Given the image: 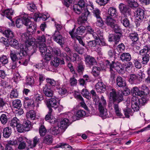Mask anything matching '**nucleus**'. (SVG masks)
Segmentation results:
<instances>
[{
	"label": "nucleus",
	"instance_id": "393cba45",
	"mask_svg": "<svg viewBox=\"0 0 150 150\" xmlns=\"http://www.w3.org/2000/svg\"><path fill=\"white\" fill-rule=\"evenodd\" d=\"M100 105V107H98L100 116L102 117H108V112L107 109L105 108V106L102 107Z\"/></svg>",
	"mask_w": 150,
	"mask_h": 150
},
{
	"label": "nucleus",
	"instance_id": "dca6fc26",
	"mask_svg": "<svg viewBox=\"0 0 150 150\" xmlns=\"http://www.w3.org/2000/svg\"><path fill=\"white\" fill-rule=\"evenodd\" d=\"M51 64L55 67H57L60 64L61 65L64 64L65 62L63 58L61 59L59 57H54V60L51 62Z\"/></svg>",
	"mask_w": 150,
	"mask_h": 150
},
{
	"label": "nucleus",
	"instance_id": "72a5a7b5",
	"mask_svg": "<svg viewBox=\"0 0 150 150\" xmlns=\"http://www.w3.org/2000/svg\"><path fill=\"white\" fill-rule=\"evenodd\" d=\"M3 34L9 39H12L14 37V34L13 31L10 29L5 30L3 32Z\"/></svg>",
	"mask_w": 150,
	"mask_h": 150
},
{
	"label": "nucleus",
	"instance_id": "5701e85b",
	"mask_svg": "<svg viewBox=\"0 0 150 150\" xmlns=\"http://www.w3.org/2000/svg\"><path fill=\"white\" fill-rule=\"evenodd\" d=\"M120 59L122 62H128L131 60V57L129 53L124 52L120 55Z\"/></svg>",
	"mask_w": 150,
	"mask_h": 150
},
{
	"label": "nucleus",
	"instance_id": "58836bf2",
	"mask_svg": "<svg viewBox=\"0 0 150 150\" xmlns=\"http://www.w3.org/2000/svg\"><path fill=\"white\" fill-rule=\"evenodd\" d=\"M19 123V120L16 117H14L10 122V125L13 128H14L16 127Z\"/></svg>",
	"mask_w": 150,
	"mask_h": 150
},
{
	"label": "nucleus",
	"instance_id": "3c124183",
	"mask_svg": "<svg viewBox=\"0 0 150 150\" xmlns=\"http://www.w3.org/2000/svg\"><path fill=\"white\" fill-rule=\"evenodd\" d=\"M47 132L46 129L44 125H41L39 129V133L41 137L44 136Z\"/></svg>",
	"mask_w": 150,
	"mask_h": 150
},
{
	"label": "nucleus",
	"instance_id": "2eb2a0df",
	"mask_svg": "<svg viewBox=\"0 0 150 150\" xmlns=\"http://www.w3.org/2000/svg\"><path fill=\"white\" fill-rule=\"evenodd\" d=\"M135 14L138 19L140 20H143L144 19L146 18L144 10L140 8H137L135 11Z\"/></svg>",
	"mask_w": 150,
	"mask_h": 150
},
{
	"label": "nucleus",
	"instance_id": "9b49d317",
	"mask_svg": "<svg viewBox=\"0 0 150 150\" xmlns=\"http://www.w3.org/2000/svg\"><path fill=\"white\" fill-rule=\"evenodd\" d=\"M96 89L98 92L104 93L106 91V86L102 82H98L95 85Z\"/></svg>",
	"mask_w": 150,
	"mask_h": 150
},
{
	"label": "nucleus",
	"instance_id": "e433bc0d",
	"mask_svg": "<svg viewBox=\"0 0 150 150\" xmlns=\"http://www.w3.org/2000/svg\"><path fill=\"white\" fill-rule=\"evenodd\" d=\"M131 40L133 42H137L139 39L138 34L137 33L134 32L130 34L129 35Z\"/></svg>",
	"mask_w": 150,
	"mask_h": 150
},
{
	"label": "nucleus",
	"instance_id": "bf43d9fd",
	"mask_svg": "<svg viewBox=\"0 0 150 150\" xmlns=\"http://www.w3.org/2000/svg\"><path fill=\"white\" fill-rule=\"evenodd\" d=\"M74 49L76 52L79 54H82L84 52V48L79 46H74Z\"/></svg>",
	"mask_w": 150,
	"mask_h": 150
},
{
	"label": "nucleus",
	"instance_id": "20e7f679",
	"mask_svg": "<svg viewBox=\"0 0 150 150\" xmlns=\"http://www.w3.org/2000/svg\"><path fill=\"white\" fill-rule=\"evenodd\" d=\"M119 8L120 13L125 16L131 15V10L128 5H125L123 3H120L119 5Z\"/></svg>",
	"mask_w": 150,
	"mask_h": 150
},
{
	"label": "nucleus",
	"instance_id": "37998d69",
	"mask_svg": "<svg viewBox=\"0 0 150 150\" xmlns=\"http://www.w3.org/2000/svg\"><path fill=\"white\" fill-rule=\"evenodd\" d=\"M108 13L111 16L114 17L116 16L117 15L116 8L113 7L109 8L108 10Z\"/></svg>",
	"mask_w": 150,
	"mask_h": 150
},
{
	"label": "nucleus",
	"instance_id": "a211bd4d",
	"mask_svg": "<svg viewBox=\"0 0 150 150\" xmlns=\"http://www.w3.org/2000/svg\"><path fill=\"white\" fill-rule=\"evenodd\" d=\"M51 49V52H52V56L54 57H62V56L63 53L62 52L60 49L58 48H53Z\"/></svg>",
	"mask_w": 150,
	"mask_h": 150
},
{
	"label": "nucleus",
	"instance_id": "a18cd8bd",
	"mask_svg": "<svg viewBox=\"0 0 150 150\" xmlns=\"http://www.w3.org/2000/svg\"><path fill=\"white\" fill-rule=\"evenodd\" d=\"M150 52H148L147 54H145L142 57V64H146L149 60Z\"/></svg>",
	"mask_w": 150,
	"mask_h": 150
},
{
	"label": "nucleus",
	"instance_id": "a878e982",
	"mask_svg": "<svg viewBox=\"0 0 150 150\" xmlns=\"http://www.w3.org/2000/svg\"><path fill=\"white\" fill-rule=\"evenodd\" d=\"M115 103V104L112 105V110L113 108H114V110H115V112L117 116L120 117H122V115L121 112V110L119 108L118 104Z\"/></svg>",
	"mask_w": 150,
	"mask_h": 150
},
{
	"label": "nucleus",
	"instance_id": "4be33fe9",
	"mask_svg": "<svg viewBox=\"0 0 150 150\" xmlns=\"http://www.w3.org/2000/svg\"><path fill=\"white\" fill-rule=\"evenodd\" d=\"M116 84L120 87H125L126 86L125 81L120 76H118L116 79Z\"/></svg>",
	"mask_w": 150,
	"mask_h": 150
},
{
	"label": "nucleus",
	"instance_id": "f704fd0d",
	"mask_svg": "<svg viewBox=\"0 0 150 150\" xmlns=\"http://www.w3.org/2000/svg\"><path fill=\"white\" fill-rule=\"evenodd\" d=\"M76 70L79 74H82L83 73L84 70V67L83 63L80 62L78 63Z\"/></svg>",
	"mask_w": 150,
	"mask_h": 150
},
{
	"label": "nucleus",
	"instance_id": "6e6d98bb",
	"mask_svg": "<svg viewBox=\"0 0 150 150\" xmlns=\"http://www.w3.org/2000/svg\"><path fill=\"white\" fill-rule=\"evenodd\" d=\"M121 22L125 27H129L130 25L129 21L126 18H122L121 19Z\"/></svg>",
	"mask_w": 150,
	"mask_h": 150
},
{
	"label": "nucleus",
	"instance_id": "774afa93",
	"mask_svg": "<svg viewBox=\"0 0 150 150\" xmlns=\"http://www.w3.org/2000/svg\"><path fill=\"white\" fill-rule=\"evenodd\" d=\"M92 12L95 17L96 18L100 17V10L97 8H95Z\"/></svg>",
	"mask_w": 150,
	"mask_h": 150
},
{
	"label": "nucleus",
	"instance_id": "5fc2aeb1",
	"mask_svg": "<svg viewBox=\"0 0 150 150\" xmlns=\"http://www.w3.org/2000/svg\"><path fill=\"white\" fill-rule=\"evenodd\" d=\"M18 92L16 89H13L11 91L10 94L11 98H18Z\"/></svg>",
	"mask_w": 150,
	"mask_h": 150
},
{
	"label": "nucleus",
	"instance_id": "4c0bfd02",
	"mask_svg": "<svg viewBox=\"0 0 150 150\" xmlns=\"http://www.w3.org/2000/svg\"><path fill=\"white\" fill-rule=\"evenodd\" d=\"M23 125L25 131H28L29 130L31 127V122L28 120H25L24 121Z\"/></svg>",
	"mask_w": 150,
	"mask_h": 150
},
{
	"label": "nucleus",
	"instance_id": "a19ab883",
	"mask_svg": "<svg viewBox=\"0 0 150 150\" xmlns=\"http://www.w3.org/2000/svg\"><path fill=\"white\" fill-rule=\"evenodd\" d=\"M26 116L28 118H30L32 120H34L35 117V113L33 110H30L26 113Z\"/></svg>",
	"mask_w": 150,
	"mask_h": 150
},
{
	"label": "nucleus",
	"instance_id": "de8ad7c7",
	"mask_svg": "<svg viewBox=\"0 0 150 150\" xmlns=\"http://www.w3.org/2000/svg\"><path fill=\"white\" fill-rule=\"evenodd\" d=\"M12 105L13 108H20L22 106L21 101L19 99L14 100L12 102Z\"/></svg>",
	"mask_w": 150,
	"mask_h": 150
},
{
	"label": "nucleus",
	"instance_id": "423d86ee",
	"mask_svg": "<svg viewBox=\"0 0 150 150\" xmlns=\"http://www.w3.org/2000/svg\"><path fill=\"white\" fill-rule=\"evenodd\" d=\"M140 102L139 99L136 96L133 97L132 98V108L134 112L138 111L140 108L141 107L142 104H140Z\"/></svg>",
	"mask_w": 150,
	"mask_h": 150
},
{
	"label": "nucleus",
	"instance_id": "603ef678",
	"mask_svg": "<svg viewBox=\"0 0 150 150\" xmlns=\"http://www.w3.org/2000/svg\"><path fill=\"white\" fill-rule=\"evenodd\" d=\"M96 25L98 27H102L103 26L104 23L101 17L96 18Z\"/></svg>",
	"mask_w": 150,
	"mask_h": 150
},
{
	"label": "nucleus",
	"instance_id": "ddd939ff",
	"mask_svg": "<svg viewBox=\"0 0 150 150\" xmlns=\"http://www.w3.org/2000/svg\"><path fill=\"white\" fill-rule=\"evenodd\" d=\"M57 100L56 98H51L47 101V105L49 110L51 107L54 108L55 109L58 107Z\"/></svg>",
	"mask_w": 150,
	"mask_h": 150
},
{
	"label": "nucleus",
	"instance_id": "79ce46f5",
	"mask_svg": "<svg viewBox=\"0 0 150 150\" xmlns=\"http://www.w3.org/2000/svg\"><path fill=\"white\" fill-rule=\"evenodd\" d=\"M101 69L99 67H94L92 69V73L95 76L99 75L100 71Z\"/></svg>",
	"mask_w": 150,
	"mask_h": 150
},
{
	"label": "nucleus",
	"instance_id": "e2e57ef3",
	"mask_svg": "<svg viewBox=\"0 0 150 150\" xmlns=\"http://www.w3.org/2000/svg\"><path fill=\"white\" fill-rule=\"evenodd\" d=\"M27 8L28 10L32 12H34L36 10L37 8L34 4H28Z\"/></svg>",
	"mask_w": 150,
	"mask_h": 150
},
{
	"label": "nucleus",
	"instance_id": "f03ea898",
	"mask_svg": "<svg viewBox=\"0 0 150 150\" xmlns=\"http://www.w3.org/2000/svg\"><path fill=\"white\" fill-rule=\"evenodd\" d=\"M122 92H119L117 93L116 90L112 89V91L110 93V101L108 103V107L110 110H112V105L115 103H119L123 100L122 98Z\"/></svg>",
	"mask_w": 150,
	"mask_h": 150
},
{
	"label": "nucleus",
	"instance_id": "052dcab7",
	"mask_svg": "<svg viewBox=\"0 0 150 150\" xmlns=\"http://www.w3.org/2000/svg\"><path fill=\"white\" fill-rule=\"evenodd\" d=\"M52 109L51 108H50L48 114L46 115L45 118L46 121H49L53 119V117L52 115Z\"/></svg>",
	"mask_w": 150,
	"mask_h": 150
},
{
	"label": "nucleus",
	"instance_id": "39448f33",
	"mask_svg": "<svg viewBox=\"0 0 150 150\" xmlns=\"http://www.w3.org/2000/svg\"><path fill=\"white\" fill-rule=\"evenodd\" d=\"M54 40L59 44L62 46L65 43V38L60 34L59 31L56 30L52 36Z\"/></svg>",
	"mask_w": 150,
	"mask_h": 150
},
{
	"label": "nucleus",
	"instance_id": "f257e3e1",
	"mask_svg": "<svg viewBox=\"0 0 150 150\" xmlns=\"http://www.w3.org/2000/svg\"><path fill=\"white\" fill-rule=\"evenodd\" d=\"M22 37L23 40L25 42L19 46L20 51L19 52L23 56H25L27 55V51L28 50V47L35 44V40L34 38H32L31 37H28L27 35L26 36L25 34L22 35Z\"/></svg>",
	"mask_w": 150,
	"mask_h": 150
},
{
	"label": "nucleus",
	"instance_id": "09e8293b",
	"mask_svg": "<svg viewBox=\"0 0 150 150\" xmlns=\"http://www.w3.org/2000/svg\"><path fill=\"white\" fill-rule=\"evenodd\" d=\"M125 116L126 117L129 118L130 115H132L133 114L132 110L129 108L126 107L123 110Z\"/></svg>",
	"mask_w": 150,
	"mask_h": 150
},
{
	"label": "nucleus",
	"instance_id": "0e129e2a",
	"mask_svg": "<svg viewBox=\"0 0 150 150\" xmlns=\"http://www.w3.org/2000/svg\"><path fill=\"white\" fill-rule=\"evenodd\" d=\"M141 88L146 95L149 93V89L145 85H142L141 87Z\"/></svg>",
	"mask_w": 150,
	"mask_h": 150
},
{
	"label": "nucleus",
	"instance_id": "473e14b6",
	"mask_svg": "<svg viewBox=\"0 0 150 150\" xmlns=\"http://www.w3.org/2000/svg\"><path fill=\"white\" fill-rule=\"evenodd\" d=\"M87 44L90 48H93L96 47L97 45H100V43L99 42V41L94 40L88 42Z\"/></svg>",
	"mask_w": 150,
	"mask_h": 150
},
{
	"label": "nucleus",
	"instance_id": "c9c22d12",
	"mask_svg": "<svg viewBox=\"0 0 150 150\" xmlns=\"http://www.w3.org/2000/svg\"><path fill=\"white\" fill-rule=\"evenodd\" d=\"M86 28L83 26H80L78 27L76 30V32H73V33H75L76 35H82V34L84 33L86 30Z\"/></svg>",
	"mask_w": 150,
	"mask_h": 150
},
{
	"label": "nucleus",
	"instance_id": "69168bd1",
	"mask_svg": "<svg viewBox=\"0 0 150 150\" xmlns=\"http://www.w3.org/2000/svg\"><path fill=\"white\" fill-rule=\"evenodd\" d=\"M121 33H119V35L115 34L114 36V41L115 44H117L120 40V37L121 36Z\"/></svg>",
	"mask_w": 150,
	"mask_h": 150
},
{
	"label": "nucleus",
	"instance_id": "f8f14e48",
	"mask_svg": "<svg viewBox=\"0 0 150 150\" xmlns=\"http://www.w3.org/2000/svg\"><path fill=\"white\" fill-rule=\"evenodd\" d=\"M84 59L86 64L89 66H93L96 63V60L94 58L89 55H85Z\"/></svg>",
	"mask_w": 150,
	"mask_h": 150
},
{
	"label": "nucleus",
	"instance_id": "0eeeda50",
	"mask_svg": "<svg viewBox=\"0 0 150 150\" xmlns=\"http://www.w3.org/2000/svg\"><path fill=\"white\" fill-rule=\"evenodd\" d=\"M28 18V16L27 14L24 13L22 15L21 18H18L16 21V26L17 28H20L22 26L23 24L26 26L27 24V21Z\"/></svg>",
	"mask_w": 150,
	"mask_h": 150
},
{
	"label": "nucleus",
	"instance_id": "680f3d73",
	"mask_svg": "<svg viewBox=\"0 0 150 150\" xmlns=\"http://www.w3.org/2000/svg\"><path fill=\"white\" fill-rule=\"evenodd\" d=\"M100 104H101L100 105H101L102 107L105 106L107 104L106 100L103 96H102L100 97V100L99 102L98 107H100Z\"/></svg>",
	"mask_w": 150,
	"mask_h": 150
},
{
	"label": "nucleus",
	"instance_id": "aec40b11",
	"mask_svg": "<svg viewBox=\"0 0 150 150\" xmlns=\"http://www.w3.org/2000/svg\"><path fill=\"white\" fill-rule=\"evenodd\" d=\"M13 11L11 9H7L2 12L1 13V15L5 16L7 18L12 21L11 16L13 14Z\"/></svg>",
	"mask_w": 150,
	"mask_h": 150
},
{
	"label": "nucleus",
	"instance_id": "4d7b16f0",
	"mask_svg": "<svg viewBox=\"0 0 150 150\" xmlns=\"http://www.w3.org/2000/svg\"><path fill=\"white\" fill-rule=\"evenodd\" d=\"M81 93L84 97L88 99H90L91 96L89 95L90 93L86 89H83Z\"/></svg>",
	"mask_w": 150,
	"mask_h": 150
},
{
	"label": "nucleus",
	"instance_id": "2f4dec72",
	"mask_svg": "<svg viewBox=\"0 0 150 150\" xmlns=\"http://www.w3.org/2000/svg\"><path fill=\"white\" fill-rule=\"evenodd\" d=\"M35 21H37L38 18L40 20H42L43 21H45L47 18V17L45 15H43L40 13H35Z\"/></svg>",
	"mask_w": 150,
	"mask_h": 150
},
{
	"label": "nucleus",
	"instance_id": "c85d7f7f",
	"mask_svg": "<svg viewBox=\"0 0 150 150\" xmlns=\"http://www.w3.org/2000/svg\"><path fill=\"white\" fill-rule=\"evenodd\" d=\"M11 47L18 50L19 49V45L18 42L15 39H12L9 41Z\"/></svg>",
	"mask_w": 150,
	"mask_h": 150
},
{
	"label": "nucleus",
	"instance_id": "c756f323",
	"mask_svg": "<svg viewBox=\"0 0 150 150\" xmlns=\"http://www.w3.org/2000/svg\"><path fill=\"white\" fill-rule=\"evenodd\" d=\"M126 2L130 8H134L138 6V4L134 0H126Z\"/></svg>",
	"mask_w": 150,
	"mask_h": 150
},
{
	"label": "nucleus",
	"instance_id": "1a4fd4ad",
	"mask_svg": "<svg viewBox=\"0 0 150 150\" xmlns=\"http://www.w3.org/2000/svg\"><path fill=\"white\" fill-rule=\"evenodd\" d=\"M27 20V21L26 26H27V31L29 33H33L36 30V25L33 22H32L29 18Z\"/></svg>",
	"mask_w": 150,
	"mask_h": 150
},
{
	"label": "nucleus",
	"instance_id": "c03bdc74",
	"mask_svg": "<svg viewBox=\"0 0 150 150\" xmlns=\"http://www.w3.org/2000/svg\"><path fill=\"white\" fill-rule=\"evenodd\" d=\"M8 115L7 114H2L0 117V120L3 125L6 124L8 121Z\"/></svg>",
	"mask_w": 150,
	"mask_h": 150
},
{
	"label": "nucleus",
	"instance_id": "338daca9",
	"mask_svg": "<svg viewBox=\"0 0 150 150\" xmlns=\"http://www.w3.org/2000/svg\"><path fill=\"white\" fill-rule=\"evenodd\" d=\"M114 30L115 32L116 33H121V31L119 26L116 23L114 26L112 28Z\"/></svg>",
	"mask_w": 150,
	"mask_h": 150
},
{
	"label": "nucleus",
	"instance_id": "864d4df0",
	"mask_svg": "<svg viewBox=\"0 0 150 150\" xmlns=\"http://www.w3.org/2000/svg\"><path fill=\"white\" fill-rule=\"evenodd\" d=\"M73 8L74 12L78 14H80L82 12L83 9L76 4L74 5Z\"/></svg>",
	"mask_w": 150,
	"mask_h": 150
},
{
	"label": "nucleus",
	"instance_id": "ea45409f",
	"mask_svg": "<svg viewBox=\"0 0 150 150\" xmlns=\"http://www.w3.org/2000/svg\"><path fill=\"white\" fill-rule=\"evenodd\" d=\"M60 127L59 126L54 127L51 129V133L52 134L55 135L59 134L60 132Z\"/></svg>",
	"mask_w": 150,
	"mask_h": 150
},
{
	"label": "nucleus",
	"instance_id": "49530a36",
	"mask_svg": "<svg viewBox=\"0 0 150 150\" xmlns=\"http://www.w3.org/2000/svg\"><path fill=\"white\" fill-rule=\"evenodd\" d=\"M138 80L137 76L134 74L130 75L129 82L131 84H136Z\"/></svg>",
	"mask_w": 150,
	"mask_h": 150
},
{
	"label": "nucleus",
	"instance_id": "b1692460",
	"mask_svg": "<svg viewBox=\"0 0 150 150\" xmlns=\"http://www.w3.org/2000/svg\"><path fill=\"white\" fill-rule=\"evenodd\" d=\"M48 48H52L50 46L47 47L45 43H39V49L40 51L42 54L44 55V54L48 51Z\"/></svg>",
	"mask_w": 150,
	"mask_h": 150
},
{
	"label": "nucleus",
	"instance_id": "8fccbe9b",
	"mask_svg": "<svg viewBox=\"0 0 150 150\" xmlns=\"http://www.w3.org/2000/svg\"><path fill=\"white\" fill-rule=\"evenodd\" d=\"M46 38L45 36L44 35H43L41 36H38L36 38V42L39 43H45L46 42Z\"/></svg>",
	"mask_w": 150,
	"mask_h": 150
},
{
	"label": "nucleus",
	"instance_id": "f3484780",
	"mask_svg": "<svg viewBox=\"0 0 150 150\" xmlns=\"http://www.w3.org/2000/svg\"><path fill=\"white\" fill-rule=\"evenodd\" d=\"M70 123L68 119L65 118L62 119L58 124V126L60 128L63 129H66L68 126L69 125Z\"/></svg>",
	"mask_w": 150,
	"mask_h": 150
},
{
	"label": "nucleus",
	"instance_id": "6e6552de",
	"mask_svg": "<svg viewBox=\"0 0 150 150\" xmlns=\"http://www.w3.org/2000/svg\"><path fill=\"white\" fill-rule=\"evenodd\" d=\"M9 55L12 62L18 61L22 58L20 53L18 52L16 53L13 50H10Z\"/></svg>",
	"mask_w": 150,
	"mask_h": 150
},
{
	"label": "nucleus",
	"instance_id": "7c9ffc66",
	"mask_svg": "<svg viewBox=\"0 0 150 150\" xmlns=\"http://www.w3.org/2000/svg\"><path fill=\"white\" fill-rule=\"evenodd\" d=\"M53 140L52 137L51 135H47L45 136L42 139V142L47 144L52 143Z\"/></svg>",
	"mask_w": 150,
	"mask_h": 150
},
{
	"label": "nucleus",
	"instance_id": "13d9d810",
	"mask_svg": "<svg viewBox=\"0 0 150 150\" xmlns=\"http://www.w3.org/2000/svg\"><path fill=\"white\" fill-rule=\"evenodd\" d=\"M0 62L4 65L7 64L8 62V59L7 56L3 55L0 57Z\"/></svg>",
	"mask_w": 150,
	"mask_h": 150
},
{
	"label": "nucleus",
	"instance_id": "6ab92c4d",
	"mask_svg": "<svg viewBox=\"0 0 150 150\" xmlns=\"http://www.w3.org/2000/svg\"><path fill=\"white\" fill-rule=\"evenodd\" d=\"M74 31L75 29L74 28H73L71 31L69 32V33L72 38H75L76 39L78 40L80 44H81L83 46H85V44L82 40L81 37L76 35L75 33H73V32H74Z\"/></svg>",
	"mask_w": 150,
	"mask_h": 150
},
{
	"label": "nucleus",
	"instance_id": "bb28decb",
	"mask_svg": "<svg viewBox=\"0 0 150 150\" xmlns=\"http://www.w3.org/2000/svg\"><path fill=\"white\" fill-rule=\"evenodd\" d=\"M106 23L108 26L112 28L116 23V21L110 16H108L106 20Z\"/></svg>",
	"mask_w": 150,
	"mask_h": 150
},
{
	"label": "nucleus",
	"instance_id": "cd10ccee",
	"mask_svg": "<svg viewBox=\"0 0 150 150\" xmlns=\"http://www.w3.org/2000/svg\"><path fill=\"white\" fill-rule=\"evenodd\" d=\"M3 136L6 138H8L11 133V128L8 127L4 128L3 131Z\"/></svg>",
	"mask_w": 150,
	"mask_h": 150
},
{
	"label": "nucleus",
	"instance_id": "9d476101",
	"mask_svg": "<svg viewBox=\"0 0 150 150\" xmlns=\"http://www.w3.org/2000/svg\"><path fill=\"white\" fill-rule=\"evenodd\" d=\"M89 13L87 10L85 11L84 13H82L81 15L79 17L78 19V24L82 25L86 22L87 20V16Z\"/></svg>",
	"mask_w": 150,
	"mask_h": 150
},
{
	"label": "nucleus",
	"instance_id": "412c9836",
	"mask_svg": "<svg viewBox=\"0 0 150 150\" xmlns=\"http://www.w3.org/2000/svg\"><path fill=\"white\" fill-rule=\"evenodd\" d=\"M43 91L46 96L50 97L53 96V92L50 89V86L47 85H45L43 88Z\"/></svg>",
	"mask_w": 150,
	"mask_h": 150
},
{
	"label": "nucleus",
	"instance_id": "4468645a",
	"mask_svg": "<svg viewBox=\"0 0 150 150\" xmlns=\"http://www.w3.org/2000/svg\"><path fill=\"white\" fill-rule=\"evenodd\" d=\"M39 138L37 137H35L33 139V142L30 140H28L26 141L28 144L27 147V150H28L30 148H33L35 147L37 144L39 142Z\"/></svg>",
	"mask_w": 150,
	"mask_h": 150
},
{
	"label": "nucleus",
	"instance_id": "7ed1b4c3",
	"mask_svg": "<svg viewBox=\"0 0 150 150\" xmlns=\"http://www.w3.org/2000/svg\"><path fill=\"white\" fill-rule=\"evenodd\" d=\"M106 64L109 66L110 71H112L113 69L115 70L119 74H122L124 72V69L123 66L119 62L112 61L110 62L109 60H106Z\"/></svg>",
	"mask_w": 150,
	"mask_h": 150
}]
</instances>
